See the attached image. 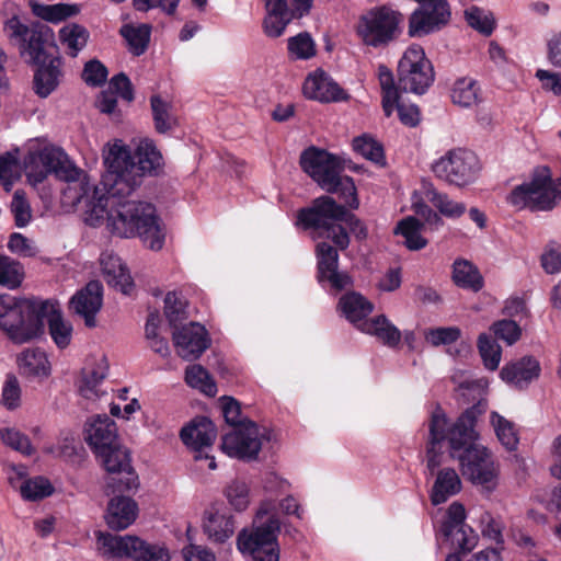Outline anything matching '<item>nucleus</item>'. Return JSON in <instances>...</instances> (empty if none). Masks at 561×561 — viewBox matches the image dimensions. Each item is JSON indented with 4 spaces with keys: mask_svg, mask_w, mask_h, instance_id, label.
Returning a JSON list of instances; mask_svg holds the SVG:
<instances>
[{
    "mask_svg": "<svg viewBox=\"0 0 561 561\" xmlns=\"http://www.w3.org/2000/svg\"><path fill=\"white\" fill-rule=\"evenodd\" d=\"M98 549L106 559L133 558L135 561H169L167 549L149 545L137 536H119L99 531Z\"/></svg>",
    "mask_w": 561,
    "mask_h": 561,
    "instance_id": "nucleus-9",
    "label": "nucleus"
},
{
    "mask_svg": "<svg viewBox=\"0 0 561 561\" xmlns=\"http://www.w3.org/2000/svg\"><path fill=\"white\" fill-rule=\"evenodd\" d=\"M226 497L236 511H244L250 503L248 484L240 480L232 481L226 488Z\"/></svg>",
    "mask_w": 561,
    "mask_h": 561,
    "instance_id": "nucleus-55",
    "label": "nucleus"
},
{
    "mask_svg": "<svg viewBox=\"0 0 561 561\" xmlns=\"http://www.w3.org/2000/svg\"><path fill=\"white\" fill-rule=\"evenodd\" d=\"M455 428V422L449 423L448 417L440 407H437L428 422V442L426 448V468L431 474L442 465V443L447 442L450 449V435Z\"/></svg>",
    "mask_w": 561,
    "mask_h": 561,
    "instance_id": "nucleus-17",
    "label": "nucleus"
},
{
    "mask_svg": "<svg viewBox=\"0 0 561 561\" xmlns=\"http://www.w3.org/2000/svg\"><path fill=\"white\" fill-rule=\"evenodd\" d=\"M30 5L34 15L54 24L66 21L69 18H73L81 11L80 5L76 3L43 4L36 1H31Z\"/></svg>",
    "mask_w": 561,
    "mask_h": 561,
    "instance_id": "nucleus-30",
    "label": "nucleus"
},
{
    "mask_svg": "<svg viewBox=\"0 0 561 561\" xmlns=\"http://www.w3.org/2000/svg\"><path fill=\"white\" fill-rule=\"evenodd\" d=\"M0 437L4 445L9 446L13 450L21 453L24 456H31L35 451L28 436L15 428L0 430Z\"/></svg>",
    "mask_w": 561,
    "mask_h": 561,
    "instance_id": "nucleus-53",
    "label": "nucleus"
},
{
    "mask_svg": "<svg viewBox=\"0 0 561 561\" xmlns=\"http://www.w3.org/2000/svg\"><path fill=\"white\" fill-rule=\"evenodd\" d=\"M490 421L500 443L507 450H515L518 445V436L515 424L500 415L497 412L491 413Z\"/></svg>",
    "mask_w": 561,
    "mask_h": 561,
    "instance_id": "nucleus-43",
    "label": "nucleus"
},
{
    "mask_svg": "<svg viewBox=\"0 0 561 561\" xmlns=\"http://www.w3.org/2000/svg\"><path fill=\"white\" fill-rule=\"evenodd\" d=\"M19 489L21 496L26 501H39L54 492L50 481L41 476L24 480Z\"/></svg>",
    "mask_w": 561,
    "mask_h": 561,
    "instance_id": "nucleus-46",
    "label": "nucleus"
},
{
    "mask_svg": "<svg viewBox=\"0 0 561 561\" xmlns=\"http://www.w3.org/2000/svg\"><path fill=\"white\" fill-rule=\"evenodd\" d=\"M45 318H47L49 335L54 343L60 350L66 348L72 339V324L66 321L62 318L61 312L56 310L54 306L49 304Z\"/></svg>",
    "mask_w": 561,
    "mask_h": 561,
    "instance_id": "nucleus-33",
    "label": "nucleus"
},
{
    "mask_svg": "<svg viewBox=\"0 0 561 561\" xmlns=\"http://www.w3.org/2000/svg\"><path fill=\"white\" fill-rule=\"evenodd\" d=\"M288 51L297 59H309L316 54L314 42L308 33L288 38Z\"/></svg>",
    "mask_w": 561,
    "mask_h": 561,
    "instance_id": "nucleus-54",
    "label": "nucleus"
},
{
    "mask_svg": "<svg viewBox=\"0 0 561 561\" xmlns=\"http://www.w3.org/2000/svg\"><path fill=\"white\" fill-rule=\"evenodd\" d=\"M461 490V480L453 468H444L437 471L436 479L430 492L433 505L445 503L449 497Z\"/></svg>",
    "mask_w": 561,
    "mask_h": 561,
    "instance_id": "nucleus-28",
    "label": "nucleus"
},
{
    "mask_svg": "<svg viewBox=\"0 0 561 561\" xmlns=\"http://www.w3.org/2000/svg\"><path fill=\"white\" fill-rule=\"evenodd\" d=\"M402 21L399 11L386 5L374 8L360 16L357 33L368 46H385L398 37Z\"/></svg>",
    "mask_w": 561,
    "mask_h": 561,
    "instance_id": "nucleus-10",
    "label": "nucleus"
},
{
    "mask_svg": "<svg viewBox=\"0 0 561 561\" xmlns=\"http://www.w3.org/2000/svg\"><path fill=\"white\" fill-rule=\"evenodd\" d=\"M451 101L460 107H472L481 102V90L471 78L458 79L451 89Z\"/></svg>",
    "mask_w": 561,
    "mask_h": 561,
    "instance_id": "nucleus-36",
    "label": "nucleus"
},
{
    "mask_svg": "<svg viewBox=\"0 0 561 561\" xmlns=\"http://www.w3.org/2000/svg\"><path fill=\"white\" fill-rule=\"evenodd\" d=\"M264 34L277 38L284 34L291 21L309 15L313 0H264Z\"/></svg>",
    "mask_w": 561,
    "mask_h": 561,
    "instance_id": "nucleus-14",
    "label": "nucleus"
},
{
    "mask_svg": "<svg viewBox=\"0 0 561 561\" xmlns=\"http://www.w3.org/2000/svg\"><path fill=\"white\" fill-rule=\"evenodd\" d=\"M89 31L77 23H69L59 30V41L67 49V54L77 57L89 41Z\"/></svg>",
    "mask_w": 561,
    "mask_h": 561,
    "instance_id": "nucleus-37",
    "label": "nucleus"
},
{
    "mask_svg": "<svg viewBox=\"0 0 561 561\" xmlns=\"http://www.w3.org/2000/svg\"><path fill=\"white\" fill-rule=\"evenodd\" d=\"M420 4L409 18V35L425 36L446 26L451 18L447 0H414Z\"/></svg>",
    "mask_w": 561,
    "mask_h": 561,
    "instance_id": "nucleus-15",
    "label": "nucleus"
},
{
    "mask_svg": "<svg viewBox=\"0 0 561 561\" xmlns=\"http://www.w3.org/2000/svg\"><path fill=\"white\" fill-rule=\"evenodd\" d=\"M106 374L104 370H90L83 371L82 383L80 386V393L87 398L98 397V386L103 381Z\"/></svg>",
    "mask_w": 561,
    "mask_h": 561,
    "instance_id": "nucleus-62",
    "label": "nucleus"
},
{
    "mask_svg": "<svg viewBox=\"0 0 561 561\" xmlns=\"http://www.w3.org/2000/svg\"><path fill=\"white\" fill-rule=\"evenodd\" d=\"M378 80L382 92V110L385 115L390 117L394 110V103L400 99V88L394 83L391 70L385 65L378 66Z\"/></svg>",
    "mask_w": 561,
    "mask_h": 561,
    "instance_id": "nucleus-41",
    "label": "nucleus"
},
{
    "mask_svg": "<svg viewBox=\"0 0 561 561\" xmlns=\"http://www.w3.org/2000/svg\"><path fill=\"white\" fill-rule=\"evenodd\" d=\"M3 33L28 65L44 62L59 51L54 31L41 22L24 23L14 15L4 22Z\"/></svg>",
    "mask_w": 561,
    "mask_h": 561,
    "instance_id": "nucleus-5",
    "label": "nucleus"
},
{
    "mask_svg": "<svg viewBox=\"0 0 561 561\" xmlns=\"http://www.w3.org/2000/svg\"><path fill=\"white\" fill-rule=\"evenodd\" d=\"M424 224L413 216L400 220L394 229L396 234L404 238V244L409 250L417 251L426 247L427 240L422 237Z\"/></svg>",
    "mask_w": 561,
    "mask_h": 561,
    "instance_id": "nucleus-35",
    "label": "nucleus"
},
{
    "mask_svg": "<svg viewBox=\"0 0 561 561\" xmlns=\"http://www.w3.org/2000/svg\"><path fill=\"white\" fill-rule=\"evenodd\" d=\"M95 455L101 459L105 470L112 474L106 481L105 492L107 495L138 489L139 480L130 465L129 453L119 443L104 450V453Z\"/></svg>",
    "mask_w": 561,
    "mask_h": 561,
    "instance_id": "nucleus-13",
    "label": "nucleus"
},
{
    "mask_svg": "<svg viewBox=\"0 0 561 561\" xmlns=\"http://www.w3.org/2000/svg\"><path fill=\"white\" fill-rule=\"evenodd\" d=\"M221 448L230 457L243 460L256 459L262 448L257 425L252 421H247V424L225 434Z\"/></svg>",
    "mask_w": 561,
    "mask_h": 561,
    "instance_id": "nucleus-16",
    "label": "nucleus"
},
{
    "mask_svg": "<svg viewBox=\"0 0 561 561\" xmlns=\"http://www.w3.org/2000/svg\"><path fill=\"white\" fill-rule=\"evenodd\" d=\"M317 279L323 287L328 286L334 293H340L353 286L352 276L339 268L334 272H328L325 275L317 276Z\"/></svg>",
    "mask_w": 561,
    "mask_h": 561,
    "instance_id": "nucleus-56",
    "label": "nucleus"
},
{
    "mask_svg": "<svg viewBox=\"0 0 561 561\" xmlns=\"http://www.w3.org/2000/svg\"><path fill=\"white\" fill-rule=\"evenodd\" d=\"M102 302L103 286L99 280H91L71 298L70 305L76 313L83 317L85 325L93 328Z\"/></svg>",
    "mask_w": 561,
    "mask_h": 561,
    "instance_id": "nucleus-20",
    "label": "nucleus"
},
{
    "mask_svg": "<svg viewBox=\"0 0 561 561\" xmlns=\"http://www.w3.org/2000/svg\"><path fill=\"white\" fill-rule=\"evenodd\" d=\"M339 307L345 314L346 319L355 323L362 321L373 312L374 306L364 296L358 293L351 291L341 297Z\"/></svg>",
    "mask_w": 561,
    "mask_h": 561,
    "instance_id": "nucleus-34",
    "label": "nucleus"
},
{
    "mask_svg": "<svg viewBox=\"0 0 561 561\" xmlns=\"http://www.w3.org/2000/svg\"><path fill=\"white\" fill-rule=\"evenodd\" d=\"M300 165L322 190L337 194L351 209L358 208L359 201L355 183L351 176L341 175L344 168L336 156L327 150L310 147L302 151Z\"/></svg>",
    "mask_w": 561,
    "mask_h": 561,
    "instance_id": "nucleus-3",
    "label": "nucleus"
},
{
    "mask_svg": "<svg viewBox=\"0 0 561 561\" xmlns=\"http://www.w3.org/2000/svg\"><path fill=\"white\" fill-rule=\"evenodd\" d=\"M217 436V430L211 420L206 416L195 417L181 430L180 437L188 447H211Z\"/></svg>",
    "mask_w": 561,
    "mask_h": 561,
    "instance_id": "nucleus-27",
    "label": "nucleus"
},
{
    "mask_svg": "<svg viewBox=\"0 0 561 561\" xmlns=\"http://www.w3.org/2000/svg\"><path fill=\"white\" fill-rule=\"evenodd\" d=\"M37 69L34 75V91L41 98H47L60 83L61 58L59 51L44 62L32 64Z\"/></svg>",
    "mask_w": 561,
    "mask_h": 561,
    "instance_id": "nucleus-25",
    "label": "nucleus"
},
{
    "mask_svg": "<svg viewBox=\"0 0 561 561\" xmlns=\"http://www.w3.org/2000/svg\"><path fill=\"white\" fill-rule=\"evenodd\" d=\"M205 534L214 542H225L234 533V520L231 515L225 513H209L203 525Z\"/></svg>",
    "mask_w": 561,
    "mask_h": 561,
    "instance_id": "nucleus-31",
    "label": "nucleus"
},
{
    "mask_svg": "<svg viewBox=\"0 0 561 561\" xmlns=\"http://www.w3.org/2000/svg\"><path fill=\"white\" fill-rule=\"evenodd\" d=\"M304 94L321 102H337L347 99L345 91L323 71L309 75L304 82Z\"/></svg>",
    "mask_w": 561,
    "mask_h": 561,
    "instance_id": "nucleus-23",
    "label": "nucleus"
},
{
    "mask_svg": "<svg viewBox=\"0 0 561 561\" xmlns=\"http://www.w3.org/2000/svg\"><path fill=\"white\" fill-rule=\"evenodd\" d=\"M486 409L488 401L481 398L459 415L450 435V457L459 461L460 471L468 481L490 492L496 488L500 469L492 453L476 444L479 434L474 428L478 417Z\"/></svg>",
    "mask_w": 561,
    "mask_h": 561,
    "instance_id": "nucleus-2",
    "label": "nucleus"
},
{
    "mask_svg": "<svg viewBox=\"0 0 561 561\" xmlns=\"http://www.w3.org/2000/svg\"><path fill=\"white\" fill-rule=\"evenodd\" d=\"M478 157L470 150L451 149L432 164L435 176L449 185L463 187L473 183L480 173Z\"/></svg>",
    "mask_w": 561,
    "mask_h": 561,
    "instance_id": "nucleus-11",
    "label": "nucleus"
},
{
    "mask_svg": "<svg viewBox=\"0 0 561 561\" xmlns=\"http://www.w3.org/2000/svg\"><path fill=\"white\" fill-rule=\"evenodd\" d=\"M186 302L178 296L176 293L170 291L164 298V314L171 327L179 329L178 325L186 319Z\"/></svg>",
    "mask_w": 561,
    "mask_h": 561,
    "instance_id": "nucleus-52",
    "label": "nucleus"
},
{
    "mask_svg": "<svg viewBox=\"0 0 561 561\" xmlns=\"http://www.w3.org/2000/svg\"><path fill=\"white\" fill-rule=\"evenodd\" d=\"M362 331L375 335L389 347H396L401 340V332L385 316H377L360 324Z\"/></svg>",
    "mask_w": 561,
    "mask_h": 561,
    "instance_id": "nucleus-29",
    "label": "nucleus"
},
{
    "mask_svg": "<svg viewBox=\"0 0 561 561\" xmlns=\"http://www.w3.org/2000/svg\"><path fill=\"white\" fill-rule=\"evenodd\" d=\"M399 88L404 92L423 94L434 81V70L419 45L410 46L399 60Z\"/></svg>",
    "mask_w": 561,
    "mask_h": 561,
    "instance_id": "nucleus-12",
    "label": "nucleus"
},
{
    "mask_svg": "<svg viewBox=\"0 0 561 561\" xmlns=\"http://www.w3.org/2000/svg\"><path fill=\"white\" fill-rule=\"evenodd\" d=\"M21 389L14 375H8L2 389L1 402L8 410H14L20 405Z\"/></svg>",
    "mask_w": 561,
    "mask_h": 561,
    "instance_id": "nucleus-61",
    "label": "nucleus"
},
{
    "mask_svg": "<svg viewBox=\"0 0 561 561\" xmlns=\"http://www.w3.org/2000/svg\"><path fill=\"white\" fill-rule=\"evenodd\" d=\"M467 23L481 34L489 36L492 34L495 21L491 13L485 12L483 9L472 5L465 11Z\"/></svg>",
    "mask_w": 561,
    "mask_h": 561,
    "instance_id": "nucleus-50",
    "label": "nucleus"
},
{
    "mask_svg": "<svg viewBox=\"0 0 561 561\" xmlns=\"http://www.w3.org/2000/svg\"><path fill=\"white\" fill-rule=\"evenodd\" d=\"M100 262L107 285L124 295H130L135 284L122 259L112 252H104L101 254Z\"/></svg>",
    "mask_w": 561,
    "mask_h": 561,
    "instance_id": "nucleus-22",
    "label": "nucleus"
},
{
    "mask_svg": "<svg viewBox=\"0 0 561 561\" xmlns=\"http://www.w3.org/2000/svg\"><path fill=\"white\" fill-rule=\"evenodd\" d=\"M465 519L466 510L463 505L454 502L449 505L446 518L440 526V534L446 539H451V542L463 553L471 551L478 540L474 531L465 525Z\"/></svg>",
    "mask_w": 561,
    "mask_h": 561,
    "instance_id": "nucleus-18",
    "label": "nucleus"
},
{
    "mask_svg": "<svg viewBox=\"0 0 561 561\" xmlns=\"http://www.w3.org/2000/svg\"><path fill=\"white\" fill-rule=\"evenodd\" d=\"M104 164L112 182L105 192L94 184L58 147L46 146L30 151L23 160L24 172L32 185L44 182L49 174L68 183L64 197L83 210L84 221L98 227L106 221L111 233L121 238L138 236L152 250L163 245V234L151 203L124 201L140 186L145 174H154L162 165V156L152 140L144 139L137 146L135 157L121 140L108 146Z\"/></svg>",
    "mask_w": 561,
    "mask_h": 561,
    "instance_id": "nucleus-1",
    "label": "nucleus"
},
{
    "mask_svg": "<svg viewBox=\"0 0 561 561\" xmlns=\"http://www.w3.org/2000/svg\"><path fill=\"white\" fill-rule=\"evenodd\" d=\"M180 0H133L134 8L139 12H147L151 9H160L168 15H173Z\"/></svg>",
    "mask_w": 561,
    "mask_h": 561,
    "instance_id": "nucleus-63",
    "label": "nucleus"
},
{
    "mask_svg": "<svg viewBox=\"0 0 561 561\" xmlns=\"http://www.w3.org/2000/svg\"><path fill=\"white\" fill-rule=\"evenodd\" d=\"M186 383L208 397H215L217 393V386L209 373L201 365H192L185 370Z\"/></svg>",
    "mask_w": 561,
    "mask_h": 561,
    "instance_id": "nucleus-44",
    "label": "nucleus"
},
{
    "mask_svg": "<svg viewBox=\"0 0 561 561\" xmlns=\"http://www.w3.org/2000/svg\"><path fill=\"white\" fill-rule=\"evenodd\" d=\"M424 195L438 213L447 218H459L467 210L466 204L451 199L446 193L438 192L432 184L424 187Z\"/></svg>",
    "mask_w": 561,
    "mask_h": 561,
    "instance_id": "nucleus-32",
    "label": "nucleus"
},
{
    "mask_svg": "<svg viewBox=\"0 0 561 561\" xmlns=\"http://www.w3.org/2000/svg\"><path fill=\"white\" fill-rule=\"evenodd\" d=\"M492 330L495 337L503 340L507 345H513L520 337V327L513 320H500L493 323Z\"/></svg>",
    "mask_w": 561,
    "mask_h": 561,
    "instance_id": "nucleus-59",
    "label": "nucleus"
},
{
    "mask_svg": "<svg viewBox=\"0 0 561 561\" xmlns=\"http://www.w3.org/2000/svg\"><path fill=\"white\" fill-rule=\"evenodd\" d=\"M461 335L457 327H440L425 332V340L433 346L448 345L456 342Z\"/></svg>",
    "mask_w": 561,
    "mask_h": 561,
    "instance_id": "nucleus-57",
    "label": "nucleus"
},
{
    "mask_svg": "<svg viewBox=\"0 0 561 561\" xmlns=\"http://www.w3.org/2000/svg\"><path fill=\"white\" fill-rule=\"evenodd\" d=\"M262 508L256 514V523L251 531L242 529L237 538V546L240 552L248 553L253 561H279V548L277 535L280 531V522L277 516L270 515Z\"/></svg>",
    "mask_w": 561,
    "mask_h": 561,
    "instance_id": "nucleus-8",
    "label": "nucleus"
},
{
    "mask_svg": "<svg viewBox=\"0 0 561 561\" xmlns=\"http://www.w3.org/2000/svg\"><path fill=\"white\" fill-rule=\"evenodd\" d=\"M85 442L94 454L104 453L118 443L115 422L106 415H96L85 427Z\"/></svg>",
    "mask_w": 561,
    "mask_h": 561,
    "instance_id": "nucleus-21",
    "label": "nucleus"
},
{
    "mask_svg": "<svg viewBox=\"0 0 561 561\" xmlns=\"http://www.w3.org/2000/svg\"><path fill=\"white\" fill-rule=\"evenodd\" d=\"M47 308L48 301L15 298L3 318L0 329L13 343H27L44 333Z\"/></svg>",
    "mask_w": 561,
    "mask_h": 561,
    "instance_id": "nucleus-7",
    "label": "nucleus"
},
{
    "mask_svg": "<svg viewBox=\"0 0 561 561\" xmlns=\"http://www.w3.org/2000/svg\"><path fill=\"white\" fill-rule=\"evenodd\" d=\"M119 34L126 41L128 50L134 56H140L148 48L151 26L149 24H140L138 26L124 24L119 30Z\"/></svg>",
    "mask_w": 561,
    "mask_h": 561,
    "instance_id": "nucleus-38",
    "label": "nucleus"
},
{
    "mask_svg": "<svg viewBox=\"0 0 561 561\" xmlns=\"http://www.w3.org/2000/svg\"><path fill=\"white\" fill-rule=\"evenodd\" d=\"M11 211L14 216L15 225L20 228L25 227L31 220V207L22 190H16L11 202Z\"/></svg>",
    "mask_w": 561,
    "mask_h": 561,
    "instance_id": "nucleus-58",
    "label": "nucleus"
},
{
    "mask_svg": "<svg viewBox=\"0 0 561 561\" xmlns=\"http://www.w3.org/2000/svg\"><path fill=\"white\" fill-rule=\"evenodd\" d=\"M19 150L0 154V183L9 192L14 182L21 178V163L18 158Z\"/></svg>",
    "mask_w": 561,
    "mask_h": 561,
    "instance_id": "nucleus-45",
    "label": "nucleus"
},
{
    "mask_svg": "<svg viewBox=\"0 0 561 561\" xmlns=\"http://www.w3.org/2000/svg\"><path fill=\"white\" fill-rule=\"evenodd\" d=\"M172 337L178 355L185 360L198 358L210 344L206 329L197 322L175 329Z\"/></svg>",
    "mask_w": 561,
    "mask_h": 561,
    "instance_id": "nucleus-19",
    "label": "nucleus"
},
{
    "mask_svg": "<svg viewBox=\"0 0 561 561\" xmlns=\"http://www.w3.org/2000/svg\"><path fill=\"white\" fill-rule=\"evenodd\" d=\"M20 368L25 375L47 376L50 367L46 354L39 348L25 350L20 358Z\"/></svg>",
    "mask_w": 561,
    "mask_h": 561,
    "instance_id": "nucleus-42",
    "label": "nucleus"
},
{
    "mask_svg": "<svg viewBox=\"0 0 561 561\" xmlns=\"http://www.w3.org/2000/svg\"><path fill=\"white\" fill-rule=\"evenodd\" d=\"M106 508L105 520L113 530H124L129 527L138 516V505L129 496L115 493Z\"/></svg>",
    "mask_w": 561,
    "mask_h": 561,
    "instance_id": "nucleus-24",
    "label": "nucleus"
},
{
    "mask_svg": "<svg viewBox=\"0 0 561 561\" xmlns=\"http://www.w3.org/2000/svg\"><path fill=\"white\" fill-rule=\"evenodd\" d=\"M337 204L329 195L314 198L309 206L298 209L296 226L311 231L313 238L331 240L340 250L348 248L351 239L346 228L342 225L345 216V206Z\"/></svg>",
    "mask_w": 561,
    "mask_h": 561,
    "instance_id": "nucleus-4",
    "label": "nucleus"
},
{
    "mask_svg": "<svg viewBox=\"0 0 561 561\" xmlns=\"http://www.w3.org/2000/svg\"><path fill=\"white\" fill-rule=\"evenodd\" d=\"M535 77L541 82L543 90L551 91L556 95L561 94V71L538 69Z\"/></svg>",
    "mask_w": 561,
    "mask_h": 561,
    "instance_id": "nucleus-64",
    "label": "nucleus"
},
{
    "mask_svg": "<svg viewBox=\"0 0 561 561\" xmlns=\"http://www.w3.org/2000/svg\"><path fill=\"white\" fill-rule=\"evenodd\" d=\"M453 280L461 288L479 291L483 287V278L478 268L467 260H457L453 265Z\"/></svg>",
    "mask_w": 561,
    "mask_h": 561,
    "instance_id": "nucleus-39",
    "label": "nucleus"
},
{
    "mask_svg": "<svg viewBox=\"0 0 561 561\" xmlns=\"http://www.w3.org/2000/svg\"><path fill=\"white\" fill-rule=\"evenodd\" d=\"M479 353L483 359L484 366L490 370H495L501 360V346L484 333L478 339Z\"/></svg>",
    "mask_w": 561,
    "mask_h": 561,
    "instance_id": "nucleus-51",
    "label": "nucleus"
},
{
    "mask_svg": "<svg viewBox=\"0 0 561 561\" xmlns=\"http://www.w3.org/2000/svg\"><path fill=\"white\" fill-rule=\"evenodd\" d=\"M506 201L517 208L552 210L561 201V176L552 179L548 167L536 168L531 180L514 187Z\"/></svg>",
    "mask_w": 561,
    "mask_h": 561,
    "instance_id": "nucleus-6",
    "label": "nucleus"
},
{
    "mask_svg": "<svg viewBox=\"0 0 561 561\" xmlns=\"http://www.w3.org/2000/svg\"><path fill=\"white\" fill-rule=\"evenodd\" d=\"M106 67L99 60L93 59L84 65L82 78L88 85L100 87L107 78Z\"/></svg>",
    "mask_w": 561,
    "mask_h": 561,
    "instance_id": "nucleus-60",
    "label": "nucleus"
},
{
    "mask_svg": "<svg viewBox=\"0 0 561 561\" xmlns=\"http://www.w3.org/2000/svg\"><path fill=\"white\" fill-rule=\"evenodd\" d=\"M150 105L154 128L159 134H165L178 126V118L170 102H167L160 95H152Z\"/></svg>",
    "mask_w": 561,
    "mask_h": 561,
    "instance_id": "nucleus-40",
    "label": "nucleus"
},
{
    "mask_svg": "<svg viewBox=\"0 0 561 561\" xmlns=\"http://www.w3.org/2000/svg\"><path fill=\"white\" fill-rule=\"evenodd\" d=\"M539 362L533 356H524L520 359L505 365L500 375L507 383L518 389L527 388L528 385L540 375Z\"/></svg>",
    "mask_w": 561,
    "mask_h": 561,
    "instance_id": "nucleus-26",
    "label": "nucleus"
},
{
    "mask_svg": "<svg viewBox=\"0 0 561 561\" xmlns=\"http://www.w3.org/2000/svg\"><path fill=\"white\" fill-rule=\"evenodd\" d=\"M23 276V267L18 261L0 255V286L15 289L21 285Z\"/></svg>",
    "mask_w": 561,
    "mask_h": 561,
    "instance_id": "nucleus-47",
    "label": "nucleus"
},
{
    "mask_svg": "<svg viewBox=\"0 0 561 561\" xmlns=\"http://www.w3.org/2000/svg\"><path fill=\"white\" fill-rule=\"evenodd\" d=\"M336 245L332 247L327 241H321L316 247L317 276L325 275L339 268V252Z\"/></svg>",
    "mask_w": 561,
    "mask_h": 561,
    "instance_id": "nucleus-48",
    "label": "nucleus"
},
{
    "mask_svg": "<svg viewBox=\"0 0 561 561\" xmlns=\"http://www.w3.org/2000/svg\"><path fill=\"white\" fill-rule=\"evenodd\" d=\"M353 148L365 159L377 164H385V154L381 144L369 136H359L353 140Z\"/></svg>",
    "mask_w": 561,
    "mask_h": 561,
    "instance_id": "nucleus-49",
    "label": "nucleus"
}]
</instances>
